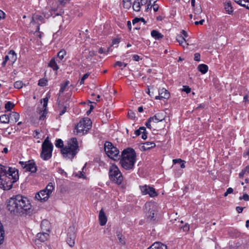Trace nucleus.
<instances>
[{
	"instance_id": "57",
	"label": "nucleus",
	"mask_w": 249,
	"mask_h": 249,
	"mask_svg": "<svg viewBox=\"0 0 249 249\" xmlns=\"http://www.w3.org/2000/svg\"><path fill=\"white\" fill-rule=\"evenodd\" d=\"M5 13L0 10V19H4L5 18Z\"/></svg>"
},
{
	"instance_id": "26",
	"label": "nucleus",
	"mask_w": 249,
	"mask_h": 249,
	"mask_svg": "<svg viewBox=\"0 0 249 249\" xmlns=\"http://www.w3.org/2000/svg\"><path fill=\"white\" fill-rule=\"evenodd\" d=\"M197 69L202 73L205 74L208 70V67L205 64H202L198 65Z\"/></svg>"
},
{
	"instance_id": "8",
	"label": "nucleus",
	"mask_w": 249,
	"mask_h": 249,
	"mask_svg": "<svg viewBox=\"0 0 249 249\" xmlns=\"http://www.w3.org/2000/svg\"><path fill=\"white\" fill-rule=\"evenodd\" d=\"M104 150L107 155L111 159L114 160L119 159V150L109 142H106L104 144Z\"/></svg>"
},
{
	"instance_id": "29",
	"label": "nucleus",
	"mask_w": 249,
	"mask_h": 249,
	"mask_svg": "<svg viewBox=\"0 0 249 249\" xmlns=\"http://www.w3.org/2000/svg\"><path fill=\"white\" fill-rule=\"evenodd\" d=\"M8 55L11 61L14 62L17 59V54L14 50H10L8 53Z\"/></svg>"
},
{
	"instance_id": "56",
	"label": "nucleus",
	"mask_w": 249,
	"mask_h": 249,
	"mask_svg": "<svg viewBox=\"0 0 249 249\" xmlns=\"http://www.w3.org/2000/svg\"><path fill=\"white\" fill-rule=\"evenodd\" d=\"M142 139L145 140L147 138L146 131H142Z\"/></svg>"
},
{
	"instance_id": "13",
	"label": "nucleus",
	"mask_w": 249,
	"mask_h": 249,
	"mask_svg": "<svg viewBox=\"0 0 249 249\" xmlns=\"http://www.w3.org/2000/svg\"><path fill=\"white\" fill-rule=\"evenodd\" d=\"M166 115L164 112H159L156 113L154 116L151 117L153 118L152 122L157 123L162 122L165 118Z\"/></svg>"
},
{
	"instance_id": "24",
	"label": "nucleus",
	"mask_w": 249,
	"mask_h": 249,
	"mask_svg": "<svg viewBox=\"0 0 249 249\" xmlns=\"http://www.w3.org/2000/svg\"><path fill=\"white\" fill-rule=\"evenodd\" d=\"M225 9L229 14H231L233 12V8L230 1H226L224 3Z\"/></svg>"
},
{
	"instance_id": "49",
	"label": "nucleus",
	"mask_w": 249,
	"mask_h": 249,
	"mask_svg": "<svg viewBox=\"0 0 249 249\" xmlns=\"http://www.w3.org/2000/svg\"><path fill=\"white\" fill-rule=\"evenodd\" d=\"M71 0H58L61 5L64 6L67 3H69Z\"/></svg>"
},
{
	"instance_id": "47",
	"label": "nucleus",
	"mask_w": 249,
	"mask_h": 249,
	"mask_svg": "<svg viewBox=\"0 0 249 249\" xmlns=\"http://www.w3.org/2000/svg\"><path fill=\"white\" fill-rule=\"evenodd\" d=\"M243 1L244 3H242L241 6L249 10V0H244Z\"/></svg>"
},
{
	"instance_id": "63",
	"label": "nucleus",
	"mask_w": 249,
	"mask_h": 249,
	"mask_svg": "<svg viewBox=\"0 0 249 249\" xmlns=\"http://www.w3.org/2000/svg\"><path fill=\"white\" fill-rule=\"evenodd\" d=\"M204 22V19H202V20H200V21H196L195 22V24L196 25H198V24H203V22Z\"/></svg>"
},
{
	"instance_id": "61",
	"label": "nucleus",
	"mask_w": 249,
	"mask_h": 249,
	"mask_svg": "<svg viewBox=\"0 0 249 249\" xmlns=\"http://www.w3.org/2000/svg\"><path fill=\"white\" fill-rule=\"evenodd\" d=\"M140 21V19L139 18H135L134 19L132 20L133 24H135V23Z\"/></svg>"
},
{
	"instance_id": "64",
	"label": "nucleus",
	"mask_w": 249,
	"mask_h": 249,
	"mask_svg": "<svg viewBox=\"0 0 249 249\" xmlns=\"http://www.w3.org/2000/svg\"><path fill=\"white\" fill-rule=\"evenodd\" d=\"M159 7L158 6L155 5V4L153 5V9L155 12H157L158 10Z\"/></svg>"
},
{
	"instance_id": "20",
	"label": "nucleus",
	"mask_w": 249,
	"mask_h": 249,
	"mask_svg": "<svg viewBox=\"0 0 249 249\" xmlns=\"http://www.w3.org/2000/svg\"><path fill=\"white\" fill-rule=\"evenodd\" d=\"M156 211L154 209V207L153 206L152 208H150L149 211L146 213V216L148 218L151 220H155V213Z\"/></svg>"
},
{
	"instance_id": "40",
	"label": "nucleus",
	"mask_w": 249,
	"mask_h": 249,
	"mask_svg": "<svg viewBox=\"0 0 249 249\" xmlns=\"http://www.w3.org/2000/svg\"><path fill=\"white\" fill-rule=\"evenodd\" d=\"M55 145L56 147L61 148L63 146V142L61 139H57L56 140Z\"/></svg>"
},
{
	"instance_id": "31",
	"label": "nucleus",
	"mask_w": 249,
	"mask_h": 249,
	"mask_svg": "<svg viewBox=\"0 0 249 249\" xmlns=\"http://www.w3.org/2000/svg\"><path fill=\"white\" fill-rule=\"evenodd\" d=\"M49 66L53 70H57L59 68L54 59H51L50 63H49Z\"/></svg>"
},
{
	"instance_id": "7",
	"label": "nucleus",
	"mask_w": 249,
	"mask_h": 249,
	"mask_svg": "<svg viewBox=\"0 0 249 249\" xmlns=\"http://www.w3.org/2000/svg\"><path fill=\"white\" fill-rule=\"evenodd\" d=\"M109 176L112 181L121 184L123 181V177L118 167L113 164L109 167Z\"/></svg>"
},
{
	"instance_id": "41",
	"label": "nucleus",
	"mask_w": 249,
	"mask_h": 249,
	"mask_svg": "<svg viewBox=\"0 0 249 249\" xmlns=\"http://www.w3.org/2000/svg\"><path fill=\"white\" fill-rule=\"evenodd\" d=\"M142 131H146V128L144 126L140 127L139 129L135 130V134L136 136H139Z\"/></svg>"
},
{
	"instance_id": "55",
	"label": "nucleus",
	"mask_w": 249,
	"mask_h": 249,
	"mask_svg": "<svg viewBox=\"0 0 249 249\" xmlns=\"http://www.w3.org/2000/svg\"><path fill=\"white\" fill-rule=\"evenodd\" d=\"M120 42V39L115 38L112 40V45L118 44Z\"/></svg>"
},
{
	"instance_id": "14",
	"label": "nucleus",
	"mask_w": 249,
	"mask_h": 249,
	"mask_svg": "<svg viewBox=\"0 0 249 249\" xmlns=\"http://www.w3.org/2000/svg\"><path fill=\"white\" fill-rule=\"evenodd\" d=\"M169 95V92L166 89L162 88L159 90V95L155 96V99H168Z\"/></svg>"
},
{
	"instance_id": "21",
	"label": "nucleus",
	"mask_w": 249,
	"mask_h": 249,
	"mask_svg": "<svg viewBox=\"0 0 249 249\" xmlns=\"http://www.w3.org/2000/svg\"><path fill=\"white\" fill-rule=\"evenodd\" d=\"M49 233L47 232L42 231V233H38L37 237L41 242L45 241L49 237Z\"/></svg>"
},
{
	"instance_id": "45",
	"label": "nucleus",
	"mask_w": 249,
	"mask_h": 249,
	"mask_svg": "<svg viewBox=\"0 0 249 249\" xmlns=\"http://www.w3.org/2000/svg\"><path fill=\"white\" fill-rule=\"evenodd\" d=\"M191 88L187 86H183L182 90L183 91L186 92L187 93H189L191 92Z\"/></svg>"
},
{
	"instance_id": "60",
	"label": "nucleus",
	"mask_w": 249,
	"mask_h": 249,
	"mask_svg": "<svg viewBox=\"0 0 249 249\" xmlns=\"http://www.w3.org/2000/svg\"><path fill=\"white\" fill-rule=\"evenodd\" d=\"M19 163L23 168H26V166L25 165H27V162L19 161Z\"/></svg>"
},
{
	"instance_id": "44",
	"label": "nucleus",
	"mask_w": 249,
	"mask_h": 249,
	"mask_svg": "<svg viewBox=\"0 0 249 249\" xmlns=\"http://www.w3.org/2000/svg\"><path fill=\"white\" fill-rule=\"evenodd\" d=\"M34 19L39 20L41 21L42 20H43V18L41 16L36 15V16H35L33 18L32 21L31 22V23L35 22Z\"/></svg>"
},
{
	"instance_id": "11",
	"label": "nucleus",
	"mask_w": 249,
	"mask_h": 249,
	"mask_svg": "<svg viewBox=\"0 0 249 249\" xmlns=\"http://www.w3.org/2000/svg\"><path fill=\"white\" fill-rule=\"evenodd\" d=\"M50 196L45 190H42L37 193L36 195V198L40 202H45L47 201Z\"/></svg>"
},
{
	"instance_id": "35",
	"label": "nucleus",
	"mask_w": 249,
	"mask_h": 249,
	"mask_svg": "<svg viewBox=\"0 0 249 249\" xmlns=\"http://www.w3.org/2000/svg\"><path fill=\"white\" fill-rule=\"evenodd\" d=\"M123 7L125 9H129L131 6V2L130 0H123Z\"/></svg>"
},
{
	"instance_id": "27",
	"label": "nucleus",
	"mask_w": 249,
	"mask_h": 249,
	"mask_svg": "<svg viewBox=\"0 0 249 249\" xmlns=\"http://www.w3.org/2000/svg\"><path fill=\"white\" fill-rule=\"evenodd\" d=\"M117 238L119 240V243L122 245H124L125 244V240L124 236L120 232L117 234Z\"/></svg>"
},
{
	"instance_id": "1",
	"label": "nucleus",
	"mask_w": 249,
	"mask_h": 249,
	"mask_svg": "<svg viewBox=\"0 0 249 249\" xmlns=\"http://www.w3.org/2000/svg\"><path fill=\"white\" fill-rule=\"evenodd\" d=\"M8 210L14 214L22 215L30 213L31 204L28 199L22 196L17 195L7 201Z\"/></svg>"
},
{
	"instance_id": "5",
	"label": "nucleus",
	"mask_w": 249,
	"mask_h": 249,
	"mask_svg": "<svg viewBox=\"0 0 249 249\" xmlns=\"http://www.w3.org/2000/svg\"><path fill=\"white\" fill-rule=\"evenodd\" d=\"M92 122L89 118H84L77 124L75 128L74 133L79 136L86 134L91 127Z\"/></svg>"
},
{
	"instance_id": "25",
	"label": "nucleus",
	"mask_w": 249,
	"mask_h": 249,
	"mask_svg": "<svg viewBox=\"0 0 249 249\" xmlns=\"http://www.w3.org/2000/svg\"><path fill=\"white\" fill-rule=\"evenodd\" d=\"M9 117L12 121L16 123L19 120V114L17 112H13L10 114Z\"/></svg>"
},
{
	"instance_id": "30",
	"label": "nucleus",
	"mask_w": 249,
	"mask_h": 249,
	"mask_svg": "<svg viewBox=\"0 0 249 249\" xmlns=\"http://www.w3.org/2000/svg\"><path fill=\"white\" fill-rule=\"evenodd\" d=\"M54 189V187L53 185V183L50 182L49 183L48 185L46 186V188L44 189V190H45L46 192L49 194V195H50V194L52 193V191Z\"/></svg>"
},
{
	"instance_id": "36",
	"label": "nucleus",
	"mask_w": 249,
	"mask_h": 249,
	"mask_svg": "<svg viewBox=\"0 0 249 249\" xmlns=\"http://www.w3.org/2000/svg\"><path fill=\"white\" fill-rule=\"evenodd\" d=\"M96 55V53L94 51H89V52L88 54L86 56V59L88 60L89 61H91L92 58Z\"/></svg>"
},
{
	"instance_id": "51",
	"label": "nucleus",
	"mask_w": 249,
	"mask_h": 249,
	"mask_svg": "<svg viewBox=\"0 0 249 249\" xmlns=\"http://www.w3.org/2000/svg\"><path fill=\"white\" fill-rule=\"evenodd\" d=\"M233 189L232 188H229L227 189L226 192L224 193V196H227L229 194L233 192Z\"/></svg>"
},
{
	"instance_id": "62",
	"label": "nucleus",
	"mask_w": 249,
	"mask_h": 249,
	"mask_svg": "<svg viewBox=\"0 0 249 249\" xmlns=\"http://www.w3.org/2000/svg\"><path fill=\"white\" fill-rule=\"evenodd\" d=\"M245 170H242L239 174V176L240 178H243L244 175H245Z\"/></svg>"
},
{
	"instance_id": "32",
	"label": "nucleus",
	"mask_w": 249,
	"mask_h": 249,
	"mask_svg": "<svg viewBox=\"0 0 249 249\" xmlns=\"http://www.w3.org/2000/svg\"><path fill=\"white\" fill-rule=\"evenodd\" d=\"M69 83V81L67 80L64 83L61 84V88L59 90V95L60 94V93H63L66 87L68 86Z\"/></svg>"
},
{
	"instance_id": "33",
	"label": "nucleus",
	"mask_w": 249,
	"mask_h": 249,
	"mask_svg": "<svg viewBox=\"0 0 249 249\" xmlns=\"http://www.w3.org/2000/svg\"><path fill=\"white\" fill-rule=\"evenodd\" d=\"M14 106L15 105L13 103L8 101L5 105V108L7 111H10L13 108Z\"/></svg>"
},
{
	"instance_id": "19",
	"label": "nucleus",
	"mask_w": 249,
	"mask_h": 249,
	"mask_svg": "<svg viewBox=\"0 0 249 249\" xmlns=\"http://www.w3.org/2000/svg\"><path fill=\"white\" fill-rule=\"evenodd\" d=\"M147 249H167V246L160 242H155Z\"/></svg>"
},
{
	"instance_id": "50",
	"label": "nucleus",
	"mask_w": 249,
	"mask_h": 249,
	"mask_svg": "<svg viewBox=\"0 0 249 249\" xmlns=\"http://www.w3.org/2000/svg\"><path fill=\"white\" fill-rule=\"evenodd\" d=\"M239 199H244L245 201H248L249 200V196L247 194H245L242 196L239 197Z\"/></svg>"
},
{
	"instance_id": "16",
	"label": "nucleus",
	"mask_w": 249,
	"mask_h": 249,
	"mask_svg": "<svg viewBox=\"0 0 249 249\" xmlns=\"http://www.w3.org/2000/svg\"><path fill=\"white\" fill-rule=\"evenodd\" d=\"M99 220L101 226L105 225L107 221V218L103 209L101 210L99 214Z\"/></svg>"
},
{
	"instance_id": "12",
	"label": "nucleus",
	"mask_w": 249,
	"mask_h": 249,
	"mask_svg": "<svg viewBox=\"0 0 249 249\" xmlns=\"http://www.w3.org/2000/svg\"><path fill=\"white\" fill-rule=\"evenodd\" d=\"M48 104L43 103V106L40 108L37 109V112L40 114L39 119L40 120H44L46 118V115L48 113L47 108Z\"/></svg>"
},
{
	"instance_id": "54",
	"label": "nucleus",
	"mask_w": 249,
	"mask_h": 249,
	"mask_svg": "<svg viewBox=\"0 0 249 249\" xmlns=\"http://www.w3.org/2000/svg\"><path fill=\"white\" fill-rule=\"evenodd\" d=\"M173 162L176 164V163H180L182 162H184V161L181 160L180 159H175V160H173Z\"/></svg>"
},
{
	"instance_id": "46",
	"label": "nucleus",
	"mask_w": 249,
	"mask_h": 249,
	"mask_svg": "<svg viewBox=\"0 0 249 249\" xmlns=\"http://www.w3.org/2000/svg\"><path fill=\"white\" fill-rule=\"evenodd\" d=\"M128 116L129 118L133 119L135 118V114L132 110H129L128 112Z\"/></svg>"
},
{
	"instance_id": "42",
	"label": "nucleus",
	"mask_w": 249,
	"mask_h": 249,
	"mask_svg": "<svg viewBox=\"0 0 249 249\" xmlns=\"http://www.w3.org/2000/svg\"><path fill=\"white\" fill-rule=\"evenodd\" d=\"M127 64L126 63L122 62L121 61H117L115 63L114 66H119V67H122V66H123L124 67H125L127 66Z\"/></svg>"
},
{
	"instance_id": "43",
	"label": "nucleus",
	"mask_w": 249,
	"mask_h": 249,
	"mask_svg": "<svg viewBox=\"0 0 249 249\" xmlns=\"http://www.w3.org/2000/svg\"><path fill=\"white\" fill-rule=\"evenodd\" d=\"M89 76V74L88 73H85L81 78V81L80 82V84L81 85L84 84L85 80H86Z\"/></svg>"
},
{
	"instance_id": "53",
	"label": "nucleus",
	"mask_w": 249,
	"mask_h": 249,
	"mask_svg": "<svg viewBox=\"0 0 249 249\" xmlns=\"http://www.w3.org/2000/svg\"><path fill=\"white\" fill-rule=\"evenodd\" d=\"M66 110H67V107L66 106H64V107H63L62 109L60 111L59 115L61 116L63 114H64L66 112Z\"/></svg>"
},
{
	"instance_id": "58",
	"label": "nucleus",
	"mask_w": 249,
	"mask_h": 249,
	"mask_svg": "<svg viewBox=\"0 0 249 249\" xmlns=\"http://www.w3.org/2000/svg\"><path fill=\"white\" fill-rule=\"evenodd\" d=\"M244 208L238 206L236 208V210L238 213H241L243 210Z\"/></svg>"
},
{
	"instance_id": "23",
	"label": "nucleus",
	"mask_w": 249,
	"mask_h": 249,
	"mask_svg": "<svg viewBox=\"0 0 249 249\" xmlns=\"http://www.w3.org/2000/svg\"><path fill=\"white\" fill-rule=\"evenodd\" d=\"M151 36L155 39L159 40L163 37V35L157 30H153L151 33Z\"/></svg>"
},
{
	"instance_id": "3",
	"label": "nucleus",
	"mask_w": 249,
	"mask_h": 249,
	"mask_svg": "<svg viewBox=\"0 0 249 249\" xmlns=\"http://www.w3.org/2000/svg\"><path fill=\"white\" fill-rule=\"evenodd\" d=\"M120 163L122 167L125 170H131L133 169L136 161V153L134 150L131 148H128L123 151L121 156Z\"/></svg>"
},
{
	"instance_id": "59",
	"label": "nucleus",
	"mask_w": 249,
	"mask_h": 249,
	"mask_svg": "<svg viewBox=\"0 0 249 249\" xmlns=\"http://www.w3.org/2000/svg\"><path fill=\"white\" fill-rule=\"evenodd\" d=\"M133 59L136 61H138L140 59V56L138 55L135 54L133 56Z\"/></svg>"
},
{
	"instance_id": "2",
	"label": "nucleus",
	"mask_w": 249,
	"mask_h": 249,
	"mask_svg": "<svg viewBox=\"0 0 249 249\" xmlns=\"http://www.w3.org/2000/svg\"><path fill=\"white\" fill-rule=\"evenodd\" d=\"M19 178L18 171L12 167L4 166L0 164V188L9 190L14 183Z\"/></svg>"
},
{
	"instance_id": "39",
	"label": "nucleus",
	"mask_w": 249,
	"mask_h": 249,
	"mask_svg": "<svg viewBox=\"0 0 249 249\" xmlns=\"http://www.w3.org/2000/svg\"><path fill=\"white\" fill-rule=\"evenodd\" d=\"M47 80L46 79L42 78L39 80L38 85L41 87H44L47 85Z\"/></svg>"
},
{
	"instance_id": "37",
	"label": "nucleus",
	"mask_w": 249,
	"mask_h": 249,
	"mask_svg": "<svg viewBox=\"0 0 249 249\" xmlns=\"http://www.w3.org/2000/svg\"><path fill=\"white\" fill-rule=\"evenodd\" d=\"M66 54V52L64 50H61L60 51L57 53V57L60 60H62L64 58V56Z\"/></svg>"
},
{
	"instance_id": "28",
	"label": "nucleus",
	"mask_w": 249,
	"mask_h": 249,
	"mask_svg": "<svg viewBox=\"0 0 249 249\" xmlns=\"http://www.w3.org/2000/svg\"><path fill=\"white\" fill-rule=\"evenodd\" d=\"M10 117L8 115L3 114L0 116V121L2 123L7 124L9 122Z\"/></svg>"
},
{
	"instance_id": "10",
	"label": "nucleus",
	"mask_w": 249,
	"mask_h": 249,
	"mask_svg": "<svg viewBox=\"0 0 249 249\" xmlns=\"http://www.w3.org/2000/svg\"><path fill=\"white\" fill-rule=\"evenodd\" d=\"M140 188L142 193L144 195H149L151 197H154L157 195L155 189L153 187L145 185L141 186Z\"/></svg>"
},
{
	"instance_id": "48",
	"label": "nucleus",
	"mask_w": 249,
	"mask_h": 249,
	"mask_svg": "<svg viewBox=\"0 0 249 249\" xmlns=\"http://www.w3.org/2000/svg\"><path fill=\"white\" fill-rule=\"evenodd\" d=\"M153 118H151L150 117L147 120V122L145 123L146 126L147 128L151 129V126L150 123L152 122Z\"/></svg>"
},
{
	"instance_id": "9",
	"label": "nucleus",
	"mask_w": 249,
	"mask_h": 249,
	"mask_svg": "<svg viewBox=\"0 0 249 249\" xmlns=\"http://www.w3.org/2000/svg\"><path fill=\"white\" fill-rule=\"evenodd\" d=\"M75 238V227L74 226H71L68 229V233L66 239L67 243L71 247L74 246Z\"/></svg>"
},
{
	"instance_id": "15",
	"label": "nucleus",
	"mask_w": 249,
	"mask_h": 249,
	"mask_svg": "<svg viewBox=\"0 0 249 249\" xmlns=\"http://www.w3.org/2000/svg\"><path fill=\"white\" fill-rule=\"evenodd\" d=\"M26 170L31 172V173H35L36 171L37 168L36 163L33 160H30L27 161V165H25Z\"/></svg>"
},
{
	"instance_id": "4",
	"label": "nucleus",
	"mask_w": 249,
	"mask_h": 249,
	"mask_svg": "<svg viewBox=\"0 0 249 249\" xmlns=\"http://www.w3.org/2000/svg\"><path fill=\"white\" fill-rule=\"evenodd\" d=\"M79 150L77 139L72 138L68 142L67 145L61 150V152L64 158L72 159Z\"/></svg>"
},
{
	"instance_id": "18",
	"label": "nucleus",
	"mask_w": 249,
	"mask_h": 249,
	"mask_svg": "<svg viewBox=\"0 0 249 249\" xmlns=\"http://www.w3.org/2000/svg\"><path fill=\"white\" fill-rule=\"evenodd\" d=\"M176 40L179 43V45L183 48H187L189 45V44L186 42L184 37L181 35H178L176 37Z\"/></svg>"
},
{
	"instance_id": "6",
	"label": "nucleus",
	"mask_w": 249,
	"mask_h": 249,
	"mask_svg": "<svg viewBox=\"0 0 249 249\" xmlns=\"http://www.w3.org/2000/svg\"><path fill=\"white\" fill-rule=\"evenodd\" d=\"M53 145L47 137L42 144V151L40 154L41 158L45 160H49L52 156Z\"/></svg>"
},
{
	"instance_id": "34",
	"label": "nucleus",
	"mask_w": 249,
	"mask_h": 249,
	"mask_svg": "<svg viewBox=\"0 0 249 249\" xmlns=\"http://www.w3.org/2000/svg\"><path fill=\"white\" fill-rule=\"evenodd\" d=\"M140 2L138 0H135L133 5V9L135 11L138 12L140 10Z\"/></svg>"
},
{
	"instance_id": "38",
	"label": "nucleus",
	"mask_w": 249,
	"mask_h": 249,
	"mask_svg": "<svg viewBox=\"0 0 249 249\" xmlns=\"http://www.w3.org/2000/svg\"><path fill=\"white\" fill-rule=\"evenodd\" d=\"M14 86L15 88L20 89L22 88L23 83L21 81H18L14 83Z\"/></svg>"
},
{
	"instance_id": "22",
	"label": "nucleus",
	"mask_w": 249,
	"mask_h": 249,
	"mask_svg": "<svg viewBox=\"0 0 249 249\" xmlns=\"http://www.w3.org/2000/svg\"><path fill=\"white\" fill-rule=\"evenodd\" d=\"M155 146L156 144L154 142H147L143 143V145L142 146V149L143 150H147L155 147Z\"/></svg>"
},
{
	"instance_id": "17",
	"label": "nucleus",
	"mask_w": 249,
	"mask_h": 249,
	"mask_svg": "<svg viewBox=\"0 0 249 249\" xmlns=\"http://www.w3.org/2000/svg\"><path fill=\"white\" fill-rule=\"evenodd\" d=\"M41 228L42 231L49 232L50 229V223L47 220H43L41 223Z\"/></svg>"
},
{
	"instance_id": "52",
	"label": "nucleus",
	"mask_w": 249,
	"mask_h": 249,
	"mask_svg": "<svg viewBox=\"0 0 249 249\" xmlns=\"http://www.w3.org/2000/svg\"><path fill=\"white\" fill-rule=\"evenodd\" d=\"M194 60L196 61H199L200 60V55L199 53H196L194 54Z\"/></svg>"
}]
</instances>
